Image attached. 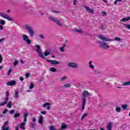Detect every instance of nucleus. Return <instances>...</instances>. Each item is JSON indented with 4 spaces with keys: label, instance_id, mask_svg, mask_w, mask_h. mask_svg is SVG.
<instances>
[{
    "label": "nucleus",
    "instance_id": "nucleus-34",
    "mask_svg": "<svg viewBox=\"0 0 130 130\" xmlns=\"http://www.w3.org/2000/svg\"><path fill=\"white\" fill-rule=\"evenodd\" d=\"M67 79V76H63L62 78L60 79V81H64Z\"/></svg>",
    "mask_w": 130,
    "mask_h": 130
},
{
    "label": "nucleus",
    "instance_id": "nucleus-15",
    "mask_svg": "<svg viewBox=\"0 0 130 130\" xmlns=\"http://www.w3.org/2000/svg\"><path fill=\"white\" fill-rule=\"evenodd\" d=\"M8 103V99H4V102L0 104V106H4V105H6Z\"/></svg>",
    "mask_w": 130,
    "mask_h": 130
},
{
    "label": "nucleus",
    "instance_id": "nucleus-30",
    "mask_svg": "<svg viewBox=\"0 0 130 130\" xmlns=\"http://www.w3.org/2000/svg\"><path fill=\"white\" fill-rule=\"evenodd\" d=\"M116 112H120V111H121V107L116 108Z\"/></svg>",
    "mask_w": 130,
    "mask_h": 130
},
{
    "label": "nucleus",
    "instance_id": "nucleus-8",
    "mask_svg": "<svg viewBox=\"0 0 130 130\" xmlns=\"http://www.w3.org/2000/svg\"><path fill=\"white\" fill-rule=\"evenodd\" d=\"M68 66L70 68H72L73 69H78V68H79L78 64L74 62H70L68 63Z\"/></svg>",
    "mask_w": 130,
    "mask_h": 130
},
{
    "label": "nucleus",
    "instance_id": "nucleus-7",
    "mask_svg": "<svg viewBox=\"0 0 130 130\" xmlns=\"http://www.w3.org/2000/svg\"><path fill=\"white\" fill-rule=\"evenodd\" d=\"M98 38H99L100 39H101V40H102L103 41H108L109 42H112V41H113V40L110 38L105 37L102 35H99L98 36Z\"/></svg>",
    "mask_w": 130,
    "mask_h": 130
},
{
    "label": "nucleus",
    "instance_id": "nucleus-54",
    "mask_svg": "<svg viewBox=\"0 0 130 130\" xmlns=\"http://www.w3.org/2000/svg\"><path fill=\"white\" fill-rule=\"evenodd\" d=\"M102 14H103V16L106 15V12H102Z\"/></svg>",
    "mask_w": 130,
    "mask_h": 130
},
{
    "label": "nucleus",
    "instance_id": "nucleus-44",
    "mask_svg": "<svg viewBox=\"0 0 130 130\" xmlns=\"http://www.w3.org/2000/svg\"><path fill=\"white\" fill-rule=\"evenodd\" d=\"M73 5L74 6H77V0H74L73 1Z\"/></svg>",
    "mask_w": 130,
    "mask_h": 130
},
{
    "label": "nucleus",
    "instance_id": "nucleus-64",
    "mask_svg": "<svg viewBox=\"0 0 130 130\" xmlns=\"http://www.w3.org/2000/svg\"><path fill=\"white\" fill-rule=\"evenodd\" d=\"M104 3H107V0H104Z\"/></svg>",
    "mask_w": 130,
    "mask_h": 130
},
{
    "label": "nucleus",
    "instance_id": "nucleus-39",
    "mask_svg": "<svg viewBox=\"0 0 130 130\" xmlns=\"http://www.w3.org/2000/svg\"><path fill=\"white\" fill-rule=\"evenodd\" d=\"M28 113H25L24 114H23V117H25V118H27L28 117Z\"/></svg>",
    "mask_w": 130,
    "mask_h": 130
},
{
    "label": "nucleus",
    "instance_id": "nucleus-22",
    "mask_svg": "<svg viewBox=\"0 0 130 130\" xmlns=\"http://www.w3.org/2000/svg\"><path fill=\"white\" fill-rule=\"evenodd\" d=\"M64 47H66V44H63V46L60 48V50L61 52H63V51H64Z\"/></svg>",
    "mask_w": 130,
    "mask_h": 130
},
{
    "label": "nucleus",
    "instance_id": "nucleus-38",
    "mask_svg": "<svg viewBox=\"0 0 130 130\" xmlns=\"http://www.w3.org/2000/svg\"><path fill=\"white\" fill-rule=\"evenodd\" d=\"M75 32H78V33H80V34H82L83 33V31H82V30L81 29H79V30H75Z\"/></svg>",
    "mask_w": 130,
    "mask_h": 130
},
{
    "label": "nucleus",
    "instance_id": "nucleus-43",
    "mask_svg": "<svg viewBox=\"0 0 130 130\" xmlns=\"http://www.w3.org/2000/svg\"><path fill=\"white\" fill-rule=\"evenodd\" d=\"M11 73H12V70H9L8 71V74H7L8 76H10L11 75Z\"/></svg>",
    "mask_w": 130,
    "mask_h": 130
},
{
    "label": "nucleus",
    "instance_id": "nucleus-27",
    "mask_svg": "<svg viewBox=\"0 0 130 130\" xmlns=\"http://www.w3.org/2000/svg\"><path fill=\"white\" fill-rule=\"evenodd\" d=\"M123 26L124 27H125L126 28H127V29H128L129 30H130V24H126V23H124L123 24Z\"/></svg>",
    "mask_w": 130,
    "mask_h": 130
},
{
    "label": "nucleus",
    "instance_id": "nucleus-9",
    "mask_svg": "<svg viewBox=\"0 0 130 130\" xmlns=\"http://www.w3.org/2000/svg\"><path fill=\"white\" fill-rule=\"evenodd\" d=\"M0 17H2V18H4V19H6L7 20H8L9 21H13V19L11 18L10 16H9L8 15L1 13L0 12Z\"/></svg>",
    "mask_w": 130,
    "mask_h": 130
},
{
    "label": "nucleus",
    "instance_id": "nucleus-60",
    "mask_svg": "<svg viewBox=\"0 0 130 130\" xmlns=\"http://www.w3.org/2000/svg\"><path fill=\"white\" fill-rule=\"evenodd\" d=\"M4 39H0V43H2V42H3V41H4Z\"/></svg>",
    "mask_w": 130,
    "mask_h": 130
},
{
    "label": "nucleus",
    "instance_id": "nucleus-57",
    "mask_svg": "<svg viewBox=\"0 0 130 130\" xmlns=\"http://www.w3.org/2000/svg\"><path fill=\"white\" fill-rule=\"evenodd\" d=\"M20 81H24V78L22 77H20Z\"/></svg>",
    "mask_w": 130,
    "mask_h": 130
},
{
    "label": "nucleus",
    "instance_id": "nucleus-4",
    "mask_svg": "<svg viewBox=\"0 0 130 130\" xmlns=\"http://www.w3.org/2000/svg\"><path fill=\"white\" fill-rule=\"evenodd\" d=\"M35 47H36V51L38 52L39 54V56L41 57V58H43V59H45V56L43 55V54H42V51L40 49V46L39 45H36Z\"/></svg>",
    "mask_w": 130,
    "mask_h": 130
},
{
    "label": "nucleus",
    "instance_id": "nucleus-62",
    "mask_svg": "<svg viewBox=\"0 0 130 130\" xmlns=\"http://www.w3.org/2000/svg\"><path fill=\"white\" fill-rule=\"evenodd\" d=\"M122 87H120V86H117V89H121Z\"/></svg>",
    "mask_w": 130,
    "mask_h": 130
},
{
    "label": "nucleus",
    "instance_id": "nucleus-28",
    "mask_svg": "<svg viewBox=\"0 0 130 130\" xmlns=\"http://www.w3.org/2000/svg\"><path fill=\"white\" fill-rule=\"evenodd\" d=\"M88 113H85L83 115V116L81 117V120H83V119L86 117V116H87V115H88Z\"/></svg>",
    "mask_w": 130,
    "mask_h": 130
},
{
    "label": "nucleus",
    "instance_id": "nucleus-31",
    "mask_svg": "<svg viewBox=\"0 0 130 130\" xmlns=\"http://www.w3.org/2000/svg\"><path fill=\"white\" fill-rule=\"evenodd\" d=\"M5 94H6V98H5V99H8V101H9V95H10V93L9 92V91H6Z\"/></svg>",
    "mask_w": 130,
    "mask_h": 130
},
{
    "label": "nucleus",
    "instance_id": "nucleus-37",
    "mask_svg": "<svg viewBox=\"0 0 130 130\" xmlns=\"http://www.w3.org/2000/svg\"><path fill=\"white\" fill-rule=\"evenodd\" d=\"M19 63V61H18V60H15L14 62V67H16V66H17L18 64V63Z\"/></svg>",
    "mask_w": 130,
    "mask_h": 130
},
{
    "label": "nucleus",
    "instance_id": "nucleus-49",
    "mask_svg": "<svg viewBox=\"0 0 130 130\" xmlns=\"http://www.w3.org/2000/svg\"><path fill=\"white\" fill-rule=\"evenodd\" d=\"M52 13H54L55 14H58V13H60L59 11H52Z\"/></svg>",
    "mask_w": 130,
    "mask_h": 130
},
{
    "label": "nucleus",
    "instance_id": "nucleus-46",
    "mask_svg": "<svg viewBox=\"0 0 130 130\" xmlns=\"http://www.w3.org/2000/svg\"><path fill=\"white\" fill-rule=\"evenodd\" d=\"M7 112H8V109H5L4 111H3V114H6V113H7Z\"/></svg>",
    "mask_w": 130,
    "mask_h": 130
},
{
    "label": "nucleus",
    "instance_id": "nucleus-2",
    "mask_svg": "<svg viewBox=\"0 0 130 130\" xmlns=\"http://www.w3.org/2000/svg\"><path fill=\"white\" fill-rule=\"evenodd\" d=\"M25 29L28 31L30 37H33L35 35V32H34V29L30 24H26L25 25Z\"/></svg>",
    "mask_w": 130,
    "mask_h": 130
},
{
    "label": "nucleus",
    "instance_id": "nucleus-40",
    "mask_svg": "<svg viewBox=\"0 0 130 130\" xmlns=\"http://www.w3.org/2000/svg\"><path fill=\"white\" fill-rule=\"evenodd\" d=\"M2 62H3V56L0 54V63H2Z\"/></svg>",
    "mask_w": 130,
    "mask_h": 130
},
{
    "label": "nucleus",
    "instance_id": "nucleus-3",
    "mask_svg": "<svg viewBox=\"0 0 130 130\" xmlns=\"http://www.w3.org/2000/svg\"><path fill=\"white\" fill-rule=\"evenodd\" d=\"M98 43L100 44V47H101V48H102V49H104L105 50H107V49H109V48H110V46L108 45V44H107V43H104L103 42L98 41Z\"/></svg>",
    "mask_w": 130,
    "mask_h": 130
},
{
    "label": "nucleus",
    "instance_id": "nucleus-51",
    "mask_svg": "<svg viewBox=\"0 0 130 130\" xmlns=\"http://www.w3.org/2000/svg\"><path fill=\"white\" fill-rule=\"evenodd\" d=\"M32 121H33V122H36V117H34L32 118Z\"/></svg>",
    "mask_w": 130,
    "mask_h": 130
},
{
    "label": "nucleus",
    "instance_id": "nucleus-11",
    "mask_svg": "<svg viewBox=\"0 0 130 130\" xmlns=\"http://www.w3.org/2000/svg\"><path fill=\"white\" fill-rule=\"evenodd\" d=\"M48 62H49L51 64H59V62L58 61L54 60H47Z\"/></svg>",
    "mask_w": 130,
    "mask_h": 130
},
{
    "label": "nucleus",
    "instance_id": "nucleus-42",
    "mask_svg": "<svg viewBox=\"0 0 130 130\" xmlns=\"http://www.w3.org/2000/svg\"><path fill=\"white\" fill-rule=\"evenodd\" d=\"M89 13H91V14H94V10L93 9H90L88 11Z\"/></svg>",
    "mask_w": 130,
    "mask_h": 130
},
{
    "label": "nucleus",
    "instance_id": "nucleus-53",
    "mask_svg": "<svg viewBox=\"0 0 130 130\" xmlns=\"http://www.w3.org/2000/svg\"><path fill=\"white\" fill-rule=\"evenodd\" d=\"M101 30H104V26L103 25V24H102L101 26Z\"/></svg>",
    "mask_w": 130,
    "mask_h": 130
},
{
    "label": "nucleus",
    "instance_id": "nucleus-1",
    "mask_svg": "<svg viewBox=\"0 0 130 130\" xmlns=\"http://www.w3.org/2000/svg\"><path fill=\"white\" fill-rule=\"evenodd\" d=\"M83 97L82 98V111L85 109V106L86 105V98L88 97V96H90L91 93L89 92L87 90H84L83 93H82Z\"/></svg>",
    "mask_w": 130,
    "mask_h": 130
},
{
    "label": "nucleus",
    "instance_id": "nucleus-6",
    "mask_svg": "<svg viewBox=\"0 0 130 130\" xmlns=\"http://www.w3.org/2000/svg\"><path fill=\"white\" fill-rule=\"evenodd\" d=\"M22 40L27 43V44H31L32 43V41L29 39V37L26 35H23L22 36Z\"/></svg>",
    "mask_w": 130,
    "mask_h": 130
},
{
    "label": "nucleus",
    "instance_id": "nucleus-41",
    "mask_svg": "<svg viewBox=\"0 0 130 130\" xmlns=\"http://www.w3.org/2000/svg\"><path fill=\"white\" fill-rule=\"evenodd\" d=\"M39 37L40 38H41V39H44V36H43V35H39Z\"/></svg>",
    "mask_w": 130,
    "mask_h": 130
},
{
    "label": "nucleus",
    "instance_id": "nucleus-25",
    "mask_svg": "<svg viewBox=\"0 0 130 130\" xmlns=\"http://www.w3.org/2000/svg\"><path fill=\"white\" fill-rule=\"evenodd\" d=\"M121 107L122 108H123L124 110H125L126 108H127V104L122 105Z\"/></svg>",
    "mask_w": 130,
    "mask_h": 130
},
{
    "label": "nucleus",
    "instance_id": "nucleus-63",
    "mask_svg": "<svg viewBox=\"0 0 130 130\" xmlns=\"http://www.w3.org/2000/svg\"><path fill=\"white\" fill-rule=\"evenodd\" d=\"M3 69H4V67L0 66V70H3Z\"/></svg>",
    "mask_w": 130,
    "mask_h": 130
},
{
    "label": "nucleus",
    "instance_id": "nucleus-10",
    "mask_svg": "<svg viewBox=\"0 0 130 130\" xmlns=\"http://www.w3.org/2000/svg\"><path fill=\"white\" fill-rule=\"evenodd\" d=\"M61 129L60 130L66 129V128H67V125H66L64 123H62L61 125ZM49 129L50 130H56V129L55 128H54V126H51L49 127Z\"/></svg>",
    "mask_w": 130,
    "mask_h": 130
},
{
    "label": "nucleus",
    "instance_id": "nucleus-16",
    "mask_svg": "<svg viewBox=\"0 0 130 130\" xmlns=\"http://www.w3.org/2000/svg\"><path fill=\"white\" fill-rule=\"evenodd\" d=\"M43 116H41L39 118V123L40 124H42L43 123Z\"/></svg>",
    "mask_w": 130,
    "mask_h": 130
},
{
    "label": "nucleus",
    "instance_id": "nucleus-52",
    "mask_svg": "<svg viewBox=\"0 0 130 130\" xmlns=\"http://www.w3.org/2000/svg\"><path fill=\"white\" fill-rule=\"evenodd\" d=\"M23 121L26 122L27 121V118L23 117Z\"/></svg>",
    "mask_w": 130,
    "mask_h": 130
},
{
    "label": "nucleus",
    "instance_id": "nucleus-21",
    "mask_svg": "<svg viewBox=\"0 0 130 130\" xmlns=\"http://www.w3.org/2000/svg\"><path fill=\"white\" fill-rule=\"evenodd\" d=\"M13 105V104L12 103V101H10L7 104V107H9V108H12V106Z\"/></svg>",
    "mask_w": 130,
    "mask_h": 130
},
{
    "label": "nucleus",
    "instance_id": "nucleus-36",
    "mask_svg": "<svg viewBox=\"0 0 130 130\" xmlns=\"http://www.w3.org/2000/svg\"><path fill=\"white\" fill-rule=\"evenodd\" d=\"M34 87V84H32V82H31L29 89H33Z\"/></svg>",
    "mask_w": 130,
    "mask_h": 130
},
{
    "label": "nucleus",
    "instance_id": "nucleus-29",
    "mask_svg": "<svg viewBox=\"0 0 130 130\" xmlns=\"http://www.w3.org/2000/svg\"><path fill=\"white\" fill-rule=\"evenodd\" d=\"M49 54H50V52L48 51H46L44 52V55L45 56H47L48 55H49Z\"/></svg>",
    "mask_w": 130,
    "mask_h": 130
},
{
    "label": "nucleus",
    "instance_id": "nucleus-56",
    "mask_svg": "<svg viewBox=\"0 0 130 130\" xmlns=\"http://www.w3.org/2000/svg\"><path fill=\"white\" fill-rule=\"evenodd\" d=\"M0 30H4V26L0 25Z\"/></svg>",
    "mask_w": 130,
    "mask_h": 130
},
{
    "label": "nucleus",
    "instance_id": "nucleus-17",
    "mask_svg": "<svg viewBox=\"0 0 130 130\" xmlns=\"http://www.w3.org/2000/svg\"><path fill=\"white\" fill-rule=\"evenodd\" d=\"M130 20V17H127V18H123L122 19H121L120 21V22H125L126 21H129Z\"/></svg>",
    "mask_w": 130,
    "mask_h": 130
},
{
    "label": "nucleus",
    "instance_id": "nucleus-13",
    "mask_svg": "<svg viewBox=\"0 0 130 130\" xmlns=\"http://www.w3.org/2000/svg\"><path fill=\"white\" fill-rule=\"evenodd\" d=\"M46 106H47V107L46 109H47V110H49L50 109V103H46L44 104V105H43V108H45V107H46Z\"/></svg>",
    "mask_w": 130,
    "mask_h": 130
},
{
    "label": "nucleus",
    "instance_id": "nucleus-58",
    "mask_svg": "<svg viewBox=\"0 0 130 130\" xmlns=\"http://www.w3.org/2000/svg\"><path fill=\"white\" fill-rule=\"evenodd\" d=\"M20 61L21 63H22V64H24V61H23V60L20 59Z\"/></svg>",
    "mask_w": 130,
    "mask_h": 130
},
{
    "label": "nucleus",
    "instance_id": "nucleus-12",
    "mask_svg": "<svg viewBox=\"0 0 130 130\" xmlns=\"http://www.w3.org/2000/svg\"><path fill=\"white\" fill-rule=\"evenodd\" d=\"M17 84V82L15 80H12L7 82V86H14Z\"/></svg>",
    "mask_w": 130,
    "mask_h": 130
},
{
    "label": "nucleus",
    "instance_id": "nucleus-19",
    "mask_svg": "<svg viewBox=\"0 0 130 130\" xmlns=\"http://www.w3.org/2000/svg\"><path fill=\"white\" fill-rule=\"evenodd\" d=\"M130 85V80L128 82H125L122 83V86H129Z\"/></svg>",
    "mask_w": 130,
    "mask_h": 130
},
{
    "label": "nucleus",
    "instance_id": "nucleus-45",
    "mask_svg": "<svg viewBox=\"0 0 130 130\" xmlns=\"http://www.w3.org/2000/svg\"><path fill=\"white\" fill-rule=\"evenodd\" d=\"M85 9L86 10V11H87L88 12L89 11L90 8L89 7L85 6Z\"/></svg>",
    "mask_w": 130,
    "mask_h": 130
},
{
    "label": "nucleus",
    "instance_id": "nucleus-14",
    "mask_svg": "<svg viewBox=\"0 0 130 130\" xmlns=\"http://www.w3.org/2000/svg\"><path fill=\"white\" fill-rule=\"evenodd\" d=\"M89 68L91 69L92 70H94L95 69V67H94V66H93V61L90 60L89 61L88 63Z\"/></svg>",
    "mask_w": 130,
    "mask_h": 130
},
{
    "label": "nucleus",
    "instance_id": "nucleus-20",
    "mask_svg": "<svg viewBox=\"0 0 130 130\" xmlns=\"http://www.w3.org/2000/svg\"><path fill=\"white\" fill-rule=\"evenodd\" d=\"M49 71L50 72H52V73H56V69L53 67H51L49 69Z\"/></svg>",
    "mask_w": 130,
    "mask_h": 130
},
{
    "label": "nucleus",
    "instance_id": "nucleus-33",
    "mask_svg": "<svg viewBox=\"0 0 130 130\" xmlns=\"http://www.w3.org/2000/svg\"><path fill=\"white\" fill-rule=\"evenodd\" d=\"M115 41H118V42H119V41H121V39L120 38L116 37L115 38Z\"/></svg>",
    "mask_w": 130,
    "mask_h": 130
},
{
    "label": "nucleus",
    "instance_id": "nucleus-48",
    "mask_svg": "<svg viewBox=\"0 0 130 130\" xmlns=\"http://www.w3.org/2000/svg\"><path fill=\"white\" fill-rule=\"evenodd\" d=\"M30 76V74L29 73H26L25 75V78H29Z\"/></svg>",
    "mask_w": 130,
    "mask_h": 130
},
{
    "label": "nucleus",
    "instance_id": "nucleus-32",
    "mask_svg": "<svg viewBox=\"0 0 130 130\" xmlns=\"http://www.w3.org/2000/svg\"><path fill=\"white\" fill-rule=\"evenodd\" d=\"M0 24L1 25H4L6 24V21L4 20H0Z\"/></svg>",
    "mask_w": 130,
    "mask_h": 130
},
{
    "label": "nucleus",
    "instance_id": "nucleus-47",
    "mask_svg": "<svg viewBox=\"0 0 130 130\" xmlns=\"http://www.w3.org/2000/svg\"><path fill=\"white\" fill-rule=\"evenodd\" d=\"M14 112H15V110H14L9 111V113H10V114H13Z\"/></svg>",
    "mask_w": 130,
    "mask_h": 130
},
{
    "label": "nucleus",
    "instance_id": "nucleus-55",
    "mask_svg": "<svg viewBox=\"0 0 130 130\" xmlns=\"http://www.w3.org/2000/svg\"><path fill=\"white\" fill-rule=\"evenodd\" d=\"M15 130H19V126L16 125L15 126Z\"/></svg>",
    "mask_w": 130,
    "mask_h": 130
},
{
    "label": "nucleus",
    "instance_id": "nucleus-50",
    "mask_svg": "<svg viewBox=\"0 0 130 130\" xmlns=\"http://www.w3.org/2000/svg\"><path fill=\"white\" fill-rule=\"evenodd\" d=\"M42 114H46V111H42L41 112Z\"/></svg>",
    "mask_w": 130,
    "mask_h": 130
},
{
    "label": "nucleus",
    "instance_id": "nucleus-24",
    "mask_svg": "<svg viewBox=\"0 0 130 130\" xmlns=\"http://www.w3.org/2000/svg\"><path fill=\"white\" fill-rule=\"evenodd\" d=\"M18 97H19V92L18 91H16L15 92L14 98H18Z\"/></svg>",
    "mask_w": 130,
    "mask_h": 130
},
{
    "label": "nucleus",
    "instance_id": "nucleus-61",
    "mask_svg": "<svg viewBox=\"0 0 130 130\" xmlns=\"http://www.w3.org/2000/svg\"><path fill=\"white\" fill-rule=\"evenodd\" d=\"M114 5H117V1L115 0V1L114 2Z\"/></svg>",
    "mask_w": 130,
    "mask_h": 130
},
{
    "label": "nucleus",
    "instance_id": "nucleus-35",
    "mask_svg": "<svg viewBox=\"0 0 130 130\" xmlns=\"http://www.w3.org/2000/svg\"><path fill=\"white\" fill-rule=\"evenodd\" d=\"M31 128H34L35 126H36V124L35 123H31Z\"/></svg>",
    "mask_w": 130,
    "mask_h": 130
},
{
    "label": "nucleus",
    "instance_id": "nucleus-18",
    "mask_svg": "<svg viewBox=\"0 0 130 130\" xmlns=\"http://www.w3.org/2000/svg\"><path fill=\"white\" fill-rule=\"evenodd\" d=\"M25 125H26V122H24L21 123V124L20 125V128H22V129H25V127H24L25 126Z\"/></svg>",
    "mask_w": 130,
    "mask_h": 130
},
{
    "label": "nucleus",
    "instance_id": "nucleus-59",
    "mask_svg": "<svg viewBox=\"0 0 130 130\" xmlns=\"http://www.w3.org/2000/svg\"><path fill=\"white\" fill-rule=\"evenodd\" d=\"M3 116H4V114H0V118H2Z\"/></svg>",
    "mask_w": 130,
    "mask_h": 130
},
{
    "label": "nucleus",
    "instance_id": "nucleus-26",
    "mask_svg": "<svg viewBox=\"0 0 130 130\" xmlns=\"http://www.w3.org/2000/svg\"><path fill=\"white\" fill-rule=\"evenodd\" d=\"M20 116V113H17L14 114L13 117L14 118H17V117H19Z\"/></svg>",
    "mask_w": 130,
    "mask_h": 130
},
{
    "label": "nucleus",
    "instance_id": "nucleus-23",
    "mask_svg": "<svg viewBox=\"0 0 130 130\" xmlns=\"http://www.w3.org/2000/svg\"><path fill=\"white\" fill-rule=\"evenodd\" d=\"M71 85L70 83H67L66 84H64L63 85V86L64 87V88H70V87H71Z\"/></svg>",
    "mask_w": 130,
    "mask_h": 130
},
{
    "label": "nucleus",
    "instance_id": "nucleus-5",
    "mask_svg": "<svg viewBox=\"0 0 130 130\" xmlns=\"http://www.w3.org/2000/svg\"><path fill=\"white\" fill-rule=\"evenodd\" d=\"M49 20L54 22L55 23H56V24H57V25H58V26H59L60 27H61V26H62V24H61L60 21L57 18H55L52 16H50L49 17Z\"/></svg>",
    "mask_w": 130,
    "mask_h": 130
}]
</instances>
